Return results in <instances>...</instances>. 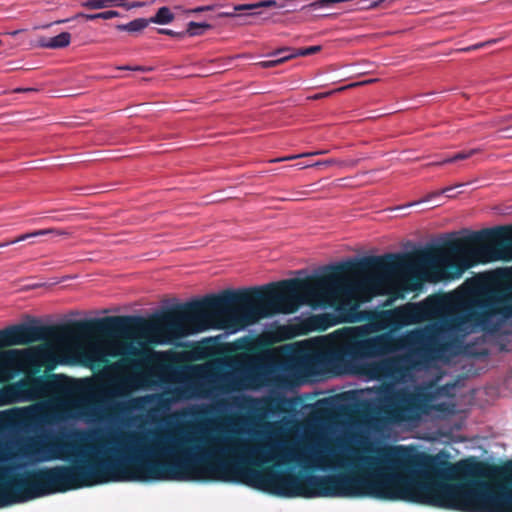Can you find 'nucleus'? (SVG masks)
Wrapping results in <instances>:
<instances>
[{
    "label": "nucleus",
    "mask_w": 512,
    "mask_h": 512,
    "mask_svg": "<svg viewBox=\"0 0 512 512\" xmlns=\"http://www.w3.org/2000/svg\"><path fill=\"white\" fill-rule=\"evenodd\" d=\"M351 457L316 454L317 464L347 465L352 473L301 475L262 463L286 458L268 442L237 437L207 438L186 434V481L237 482L271 494L295 498H375L406 501L461 512H495L500 466L416 453L403 446L361 447Z\"/></svg>",
    "instance_id": "f257e3e1"
},
{
    "label": "nucleus",
    "mask_w": 512,
    "mask_h": 512,
    "mask_svg": "<svg viewBox=\"0 0 512 512\" xmlns=\"http://www.w3.org/2000/svg\"><path fill=\"white\" fill-rule=\"evenodd\" d=\"M209 329H218V294L175 304L147 318L138 315L106 316L61 325H12L0 330V348L37 341L65 343L92 336L121 340L113 355L139 357L144 353L133 345L174 344Z\"/></svg>",
    "instance_id": "f03ea898"
},
{
    "label": "nucleus",
    "mask_w": 512,
    "mask_h": 512,
    "mask_svg": "<svg viewBox=\"0 0 512 512\" xmlns=\"http://www.w3.org/2000/svg\"><path fill=\"white\" fill-rule=\"evenodd\" d=\"M335 344L324 350L306 353L301 366L312 371L328 369L335 374L352 371L356 364L365 359L385 356L407 350L403 355L383 358L362 365V373L378 381H398L407 372L429 363L444 349L433 332L415 329L405 335L395 336L391 332L368 336L361 328H344L334 334Z\"/></svg>",
    "instance_id": "7ed1b4c3"
},
{
    "label": "nucleus",
    "mask_w": 512,
    "mask_h": 512,
    "mask_svg": "<svg viewBox=\"0 0 512 512\" xmlns=\"http://www.w3.org/2000/svg\"><path fill=\"white\" fill-rule=\"evenodd\" d=\"M442 249L448 257L437 262L440 250L434 248V279L459 278L477 264L512 261V225L447 240Z\"/></svg>",
    "instance_id": "20e7f679"
},
{
    "label": "nucleus",
    "mask_w": 512,
    "mask_h": 512,
    "mask_svg": "<svg viewBox=\"0 0 512 512\" xmlns=\"http://www.w3.org/2000/svg\"><path fill=\"white\" fill-rule=\"evenodd\" d=\"M462 305L466 313L448 311L437 316V330L443 333L465 331V324L473 322L485 332H495L498 323H492L491 318L499 315L506 320L512 317V293L504 289L489 287L483 280L472 279L465 282L462 288ZM446 299L445 296H442ZM447 300H445L446 308ZM445 310V309H443Z\"/></svg>",
    "instance_id": "39448f33"
},
{
    "label": "nucleus",
    "mask_w": 512,
    "mask_h": 512,
    "mask_svg": "<svg viewBox=\"0 0 512 512\" xmlns=\"http://www.w3.org/2000/svg\"><path fill=\"white\" fill-rule=\"evenodd\" d=\"M8 369L22 373L23 377L0 389V398L5 404L35 402L51 397L67 396L72 392L73 380L64 374L34 371L33 367L23 364L21 357H10L8 350L0 354V375Z\"/></svg>",
    "instance_id": "423d86ee"
},
{
    "label": "nucleus",
    "mask_w": 512,
    "mask_h": 512,
    "mask_svg": "<svg viewBox=\"0 0 512 512\" xmlns=\"http://www.w3.org/2000/svg\"><path fill=\"white\" fill-rule=\"evenodd\" d=\"M434 396L430 392L411 391L408 388L391 389L381 398L377 414L384 423H415L431 411L448 412L445 402L432 404Z\"/></svg>",
    "instance_id": "0eeeda50"
},
{
    "label": "nucleus",
    "mask_w": 512,
    "mask_h": 512,
    "mask_svg": "<svg viewBox=\"0 0 512 512\" xmlns=\"http://www.w3.org/2000/svg\"><path fill=\"white\" fill-rule=\"evenodd\" d=\"M445 306V299L438 295L428 296L419 303H407L405 305L382 311L379 321L383 328L397 331L404 326L418 324L424 321L436 319Z\"/></svg>",
    "instance_id": "6e6552de"
},
{
    "label": "nucleus",
    "mask_w": 512,
    "mask_h": 512,
    "mask_svg": "<svg viewBox=\"0 0 512 512\" xmlns=\"http://www.w3.org/2000/svg\"><path fill=\"white\" fill-rule=\"evenodd\" d=\"M10 357H21L23 364L34 368V371L41 372L44 367L46 372L50 373L59 364H67L68 360L59 357L54 349L48 345H40L24 349L8 350Z\"/></svg>",
    "instance_id": "1a4fd4ad"
},
{
    "label": "nucleus",
    "mask_w": 512,
    "mask_h": 512,
    "mask_svg": "<svg viewBox=\"0 0 512 512\" xmlns=\"http://www.w3.org/2000/svg\"><path fill=\"white\" fill-rule=\"evenodd\" d=\"M155 376L158 377L151 370H140L130 376L111 378L107 383V392L111 396H124L131 390L152 386L155 384Z\"/></svg>",
    "instance_id": "9d476101"
},
{
    "label": "nucleus",
    "mask_w": 512,
    "mask_h": 512,
    "mask_svg": "<svg viewBox=\"0 0 512 512\" xmlns=\"http://www.w3.org/2000/svg\"><path fill=\"white\" fill-rule=\"evenodd\" d=\"M184 397L183 390L179 388L169 389L161 394L149 395L144 397H136L130 399L126 403H117L114 409L117 412H123L128 409H137L142 405L155 401L159 407H168L173 400L181 399Z\"/></svg>",
    "instance_id": "9b49d317"
},
{
    "label": "nucleus",
    "mask_w": 512,
    "mask_h": 512,
    "mask_svg": "<svg viewBox=\"0 0 512 512\" xmlns=\"http://www.w3.org/2000/svg\"><path fill=\"white\" fill-rule=\"evenodd\" d=\"M512 479V461L500 466L499 480ZM495 512H512V490L497 487Z\"/></svg>",
    "instance_id": "f8f14e48"
},
{
    "label": "nucleus",
    "mask_w": 512,
    "mask_h": 512,
    "mask_svg": "<svg viewBox=\"0 0 512 512\" xmlns=\"http://www.w3.org/2000/svg\"><path fill=\"white\" fill-rule=\"evenodd\" d=\"M284 1L285 0H263L253 4H240L234 7V11H250L247 14L249 16L262 15L264 14V12L260 10L262 8L283 10L286 7Z\"/></svg>",
    "instance_id": "ddd939ff"
},
{
    "label": "nucleus",
    "mask_w": 512,
    "mask_h": 512,
    "mask_svg": "<svg viewBox=\"0 0 512 512\" xmlns=\"http://www.w3.org/2000/svg\"><path fill=\"white\" fill-rule=\"evenodd\" d=\"M44 235L69 237L71 235V232L68 230H65V229H58V228L40 229V230H36V231L30 232V233L22 234L13 240L2 242V243H0V248L6 247V246H9V245L21 242V241H25V240L33 238V237L44 236Z\"/></svg>",
    "instance_id": "4468645a"
},
{
    "label": "nucleus",
    "mask_w": 512,
    "mask_h": 512,
    "mask_svg": "<svg viewBox=\"0 0 512 512\" xmlns=\"http://www.w3.org/2000/svg\"><path fill=\"white\" fill-rule=\"evenodd\" d=\"M70 43L71 34L69 32H62L54 37H39L36 46L45 49H61L69 46Z\"/></svg>",
    "instance_id": "2eb2a0df"
},
{
    "label": "nucleus",
    "mask_w": 512,
    "mask_h": 512,
    "mask_svg": "<svg viewBox=\"0 0 512 512\" xmlns=\"http://www.w3.org/2000/svg\"><path fill=\"white\" fill-rule=\"evenodd\" d=\"M82 357L83 363L92 369L108 364V359L106 356L97 349H91L89 351L83 352Z\"/></svg>",
    "instance_id": "dca6fc26"
},
{
    "label": "nucleus",
    "mask_w": 512,
    "mask_h": 512,
    "mask_svg": "<svg viewBox=\"0 0 512 512\" xmlns=\"http://www.w3.org/2000/svg\"><path fill=\"white\" fill-rule=\"evenodd\" d=\"M149 26V20L146 18H137L126 24H117L115 28L118 31H126L131 35H137Z\"/></svg>",
    "instance_id": "f3484780"
},
{
    "label": "nucleus",
    "mask_w": 512,
    "mask_h": 512,
    "mask_svg": "<svg viewBox=\"0 0 512 512\" xmlns=\"http://www.w3.org/2000/svg\"><path fill=\"white\" fill-rule=\"evenodd\" d=\"M358 164V160L355 159H336L330 158L326 160H320L313 164L312 167H330L337 166L339 168H353Z\"/></svg>",
    "instance_id": "a211bd4d"
},
{
    "label": "nucleus",
    "mask_w": 512,
    "mask_h": 512,
    "mask_svg": "<svg viewBox=\"0 0 512 512\" xmlns=\"http://www.w3.org/2000/svg\"><path fill=\"white\" fill-rule=\"evenodd\" d=\"M127 0H87L82 3V6L87 9L97 10L109 7H123L126 6Z\"/></svg>",
    "instance_id": "6ab92c4d"
},
{
    "label": "nucleus",
    "mask_w": 512,
    "mask_h": 512,
    "mask_svg": "<svg viewBox=\"0 0 512 512\" xmlns=\"http://www.w3.org/2000/svg\"><path fill=\"white\" fill-rule=\"evenodd\" d=\"M175 16L174 14L171 12L170 8L166 7V6H163V7H160L156 14L149 18V24L150 23H155V24H159V25H166V24H169L171 23L173 20H174Z\"/></svg>",
    "instance_id": "aec40b11"
},
{
    "label": "nucleus",
    "mask_w": 512,
    "mask_h": 512,
    "mask_svg": "<svg viewBox=\"0 0 512 512\" xmlns=\"http://www.w3.org/2000/svg\"><path fill=\"white\" fill-rule=\"evenodd\" d=\"M464 184H457L455 186H450V187H446L442 190H439V191H435V192H431L429 194H427L425 197H423L422 199L418 200V201H413V202H410L406 205H403V206H399L397 207L396 209H403V208H406V207H412V206H415L417 204H420V203H423V202H428L430 200H432L433 198L437 197V196H440L442 194H446L447 197H452V195L448 194L450 191H452L454 188L456 187H461L463 186Z\"/></svg>",
    "instance_id": "412c9836"
},
{
    "label": "nucleus",
    "mask_w": 512,
    "mask_h": 512,
    "mask_svg": "<svg viewBox=\"0 0 512 512\" xmlns=\"http://www.w3.org/2000/svg\"><path fill=\"white\" fill-rule=\"evenodd\" d=\"M478 152H480V149H478V148L470 149L468 151H461V152H458L455 155L445 158L439 162L432 163L431 165L441 166L444 164L453 163V162L460 161V160H466V159L472 157L473 155L477 154Z\"/></svg>",
    "instance_id": "4be33fe9"
},
{
    "label": "nucleus",
    "mask_w": 512,
    "mask_h": 512,
    "mask_svg": "<svg viewBox=\"0 0 512 512\" xmlns=\"http://www.w3.org/2000/svg\"><path fill=\"white\" fill-rule=\"evenodd\" d=\"M118 16H120V13L118 11L108 10V11L99 12V13H95V14H86V13L80 12V13L76 14L75 18H83L86 21H92V20H96V19L108 20V19H112V18L118 17Z\"/></svg>",
    "instance_id": "5701e85b"
},
{
    "label": "nucleus",
    "mask_w": 512,
    "mask_h": 512,
    "mask_svg": "<svg viewBox=\"0 0 512 512\" xmlns=\"http://www.w3.org/2000/svg\"><path fill=\"white\" fill-rule=\"evenodd\" d=\"M212 26L208 23H198L194 21H190L187 24V29L185 31V35H189L190 37L202 35L205 30L211 29Z\"/></svg>",
    "instance_id": "b1692460"
},
{
    "label": "nucleus",
    "mask_w": 512,
    "mask_h": 512,
    "mask_svg": "<svg viewBox=\"0 0 512 512\" xmlns=\"http://www.w3.org/2000/svg\"><path fill=\"white\" fill-rule=\"evenodd\" d=\"M375 81H376V79H370V80H367V81L352 83V84H349L347 86L340 87V88H338L336 90L315 94L312 97H310V99H313V100L322 99L324 97L332 95L335 92L343 91V90H345L347 88L356 87V86L364 85V84H367V83H373Z\"/></svg>",
    "instance_id": "393cba45"
},
{
    "label": "nucleus",
    "mask_w": 512,
    "mask_h": 512,
    "mask_svg": "<svg viewBox=\"0 0 512 512\" xmlns=\"http://www.w3.org/2000/svg\"><path fill=\"white\" fill-rule=\"evenodd\" d=\"M293 58V54L289 56L272 57L271 60L261 61L258 65L262 68H273Z\"/></svg>",
    "instance_id": "a878e982"
},
{
    "label": "nucleus",
    "mask_w": 512,
    "mask_h": 512,
    "mask_svg": "<svg viewBox=\"0 0 512 512\" xmlns=\"http://www.w3.org/2000/svg\"><path fill=\"white\" fill-rule=\"evenodd\" d=\"M327 152H328L327 150L305 152V153H301V154H295V155H289V156L282 157V158H277V159H274L273 162L289 161V160H294V159L309 157V156H315V155H324Z\"/></svg>",
    "instance_id": "bb28decb"
},
{
    "label": "nucleus",
    "mask_w": 512,
    "mask_h": 512,
    "mask_svg": "<svg viewBox=\"0 0 512 512\" xmlns=\"http://www.w3.org/2000/svg\"><path fill=\"white\" fill-rule=\"evenodd\" d=\"M321 49H322V47L319 45L310 46V47H306V48H298V49H296L295 53H292V54H293V58H295L297 56H309V55H312V54H315V53L321 51Z\"/></svg>",
    "instance_id": "cd10ccee"
},
{
    "label": "nucleus",
    "mask_w": 512,
    "mask_h": 512,
    "mask_svg": "<svg viewBox=\"0 0 512 512\" xmlns=\"http://www.w3.org/2000/svg\"><path fill=\"white\" fill-rule=\"evenodd\" d=\"M117 69L119 70H128V71H138V72H150L153 70L152 67H147V66H140V65H137V66H119L117 67Z\"/></svg>",
    "instance_id": "c85d7f7f"
},
{
    "label": "nucleus",
    "mask_w": 512,
    "mask_h": 512,
    "mask_svg": "<svg viewBox=\"0 0 512 512\" xmlns=\"http://www.w3.org/2000/svg\"><path fill=\"white\" fill-rule=\"evenodd\" d=\"M157 32L159 34H164V35H168V36L180 38V39L185 36V32H176V31H173L171 29H166V28H159V29H157Z\"/></svg>",
    "instance_id": "c756f323"
},
{
    "label": "nucleus",
    "mask_w": 512,
    "mask_h": 512,
    "mask_svg": "<svg viewBox=\"0 0 512 512\" xmlns=\"http://www.w3.org/2000/svg\"><path fill=\"white\" fill-rule=\"evenodd\" d=\"M295 51H296V49L284 47V48L278 49V50L270 53L269 56L270 57L289 56L290 53H295Z\"/></svg>",
    "instance_id": "7c9ffc66"
},
{
    "label": "nucleus",
    "mask_w": 512,
    "mask_h": 512,
    "mask_svg": "<svg viewBox=\"0 0 512 512\" xmlns=\"http://www.w3.org/2000/svg\"><path fill=\"white\" fill-rule=\"evenodd\" d=\"M495 41L492 40V41H487V42H482V43H478V44H475V45H471V46H468V47H465L463 49H461L460 51L462 52H470V51H474V50H477V49H480L486 45H489L491 43H494Z\"/></svg>",
    "instance_id": "2f4dec72"
},
{
    "label": "nucleus",
    "mask_w": 512,
    "mask_h": 512,
    "mask_svg": "<svg viewBox=\"0 0 512 512\" xmlns=\"http://www.w3.org/2000/svg\"><path fill=\"white\" fill-rule=\"evenodd\" d=\"M292 11H294V9H286V10H284L282 12H273L271 14H268V15L264 16L263 20H265V21L272 20L273 22H277L278 19H274L275 16L284 15V14H286L288 12H292Z\"/></svg>",
    "instance_id": "473e14b6"
},
{
    "label": "nucleus",
    "mask_w": 512,
    "mask_h": 512,
    "mask_svg": "<svg viewBox=\"0 0 512 512\" xmlns=\"http://www.w3.org/2000/svg\"><path fill=\"white\" fill-rule=\"evenodd\" d=\"M212 9H213L212 6H199V7L193 8V9H188L185 12L187 14H194V13H200V12H204V11H210Z\"/></svg>",
    "instance_id": "72a5a7b5"
},
{
    "label": "nucleus",
    "mask_w": 512,
    "mask_h": 512,
    "mask_svg": "<svg viewBox=\"0 0 512 512\" xmlns=\"http://www.w3.org/2000/svg\"><path fill=\"white\" fill-rule=\"evenodd\" d=\"M145 4L143 2H133L129 3L128 0L126 1V6H123V8H126L127 10L137 8V7H143Z\"/></svg>",
    "instance_id": "f704fd0d"
},
{
    "label": "nucleus",
    "mask_w": 512,
    "mask_h": 512,
    "mask_svg": "<svg viewBox=\"0 0 512 512\" xmlns=\"http://www.w3.org/2000/svg\"><path fill=\"white\" fill-rule=\"evenodd\" d=\"M244 422H245V420H244V419H231V420H230V424H231L232 426H235V427H236V426H238V425H240V424H243Z\"/></svg>",
    "instance_id": "c9c22d12"
},
{
    "label": "nucleus",
    "mask_w": 512,
    "mask_h": 512,
    "mask_svg": "<svg viewBox=\"0 0 512 512\" xmlns=\"http://www.w3.org/2000/svg\"><path fill=\"white\" fill-rule=\"evenodd\" d=\"M22 30H15V31H12V32H7L6 34L8 35H11V36H15L17 34H19Z\"/></svg>",
    "instance_id": "e433bc0d"
},
{
    "label": "nucleus",
    "mask_w": 512,
    "mask_h": 512,
    "mask_svg": "<svg viewBox=\"0 0 512 512\" xmlns=\"http://www.w3.org/2000/svg\"><path fill=\"white\" fill-rule=\"evenodd\" d=\"M118 367H119L118 364H111V365H109L108 368H109V370H116Z\"/></svg>",
    "instance_id": "4c0bfd02"
},
{
    "label": "nucleus",
    "mask_w": 512,
    "mask_h": 512,
    "mask_svg": "<svg viewBox=\"0 0 512 512\" xmlns=\"http://www.w3.org/2000/svg\"><path fill=\"white\" fill-rule=\"evenodd\" d=\"M253 362H254L255 364H259V363L261 362V358H260V357H255V358L253 359Z\"/></svg>",
    "instance_id": "58836bf2"
},
{
    "label": "nucleus",
    "mask_w": 512,
    "mask_h": 512,
    "mask_svg": "<svg viewBox=\"0 0 512 512\" xmlns=\"http://www.w3.org/2000/svg\"><path fill=\"white\" fill-rule=\"evenodd\" d=\"M69 19H64V20H58V21H55L54 23L55 24H60V23H65V22H68Z\"/></svg>",
    "instance_id": "ea45409f"
},
{
    "label": "nucleus",
    "mask_w": 512,
    "mask_h": 512,
    "mask_svg": "<svg viewBox=\"0 0 512 512\" xmlns=\"http://www.w3.org/2000/svg\"><path fill=\"white\" fill-rule=\"evenodd\" d=\"M29 89H16L15 91L16 92H23V91H28Z\"/></svg>",
    "instance_id": "a19ab883"
},
{
    "label": "nucleus",
    "mask_w": 512,
    "mask_h": 512,
    "mask_svg": "<svg viewBox=\"0 0 512 512\" xmlns=\"http://www.w3.org/2000/svg\"><path fill=\"white\" fill-rule=\"evenodd\" d=\"M299 167H300L301 169H304V168H307V167H312V166H311V165H307V166H302V164H299Z\"/></svg>",
    "instance_id": "79ce46f5"
},
{
    "label": "nucleus",
    "mask_w": 512,
    "mask_h": 512,
    "mask_svg": "<svg viewBox=\"0 0 512 512\" xmlns=\"http://www.w3.org/2000/svg\"><path fill=\"white\" fill-rule=\"evenodd\" d=\"M202 395L207 396L208 395V391H202Z\"/></svg>",
    "instance_id": "37998d69"
},
{
    "label": "nucleus",
    "mask_w": 512,
    "mask_h": 512,
    "mask_svg": "<svg viewBox=\"0 0 512 512\" xmlns=\"http://www.w3.org/2000/svg\"><path fill=\"white\" fill-rule=\"evenodd\" d=\"M227 16H235V13H227Z\"/></svg>",
    "instance_id": "c03bdc74"
},
{
    "label": "nucleus",
    "mask_w": 512,
    "mask_h": 512,
    "mask_svg": "<svg viewBox=\"0 0 512 512\" xmlns=\"http://www.w3.org/2000/svg\"><path fill=\"white\" fill-rule=\"evenodd\" d=\"M52 24H47V25H44L42 26V28H47V27H50Z\"/></svg>",
    "instance_id": "a18cd8bd"
},
{
    "label": "nucleus",
    "mask_w": 512,
    "mask_h": 512,
    "mask_svg": "<svg viewBox=\"0 0 512 512\" xmlns=\"http://www.w3.org/2000/svg\"><path fill=\"white\" fill-rule=\"evenodd\" d=\"M508 119H512V114L508 116Z\"/></svg>",
    "instance_id": "49530a36"
},
{
    "label": "nucleus",
    "mask_w": 512,
    "mask_h": 512,
    "mask_svg": "<svg viewBox=\"0 0 512 512\" xmlns=\"http://www.w3.org/2000/svg\"><path fill=\"white\" fill-rule=\"evenodd\" d=\"M2 44H3V42H2V40L0 39V45H2Z\"/></svg>",
    "instance_id": "de8ad7c7"
}]
</instances>
